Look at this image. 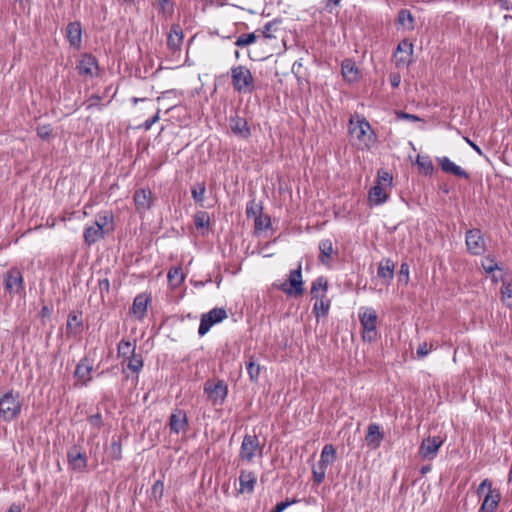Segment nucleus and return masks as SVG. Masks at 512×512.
<instances>
[{
    "label": "nucleus",
    "mask_w": 512,
    "mask_h": 512,
    "mask_svg": "<svg viewBox=\"0 0 512 512\" xmlns=\"http://www.w3.org/2000/svg\"><path fill=\"white\" fill-rule=\"evenodd\" d=\"M349 134L356 141L357 146L364 150L370 149L376 143V136L369 122L359 115L352 116L349 120Z\"/></svg>",
    "instance_id": "1"
},
{
    "label": "nucleus",
    "mask_w": 512,
    "mask_h": 512,
    "mask_svg": "<svg viewBox=\"0 0 512 512\" xmlns=\"http://www.w3.org/2000/svg\"><path fill=\"white\" fill-rule=\"evenodd\" d=\"M393 187V176L386 170H379L375 184L368 192V202L371 206L384 204Z\"/></svg>",
    "instance_id": "2"
},
{
    "label": "nucleus",
    "mask_w": 512,
    "mask_h": 512,
    "mask_svg": "<svg viewBox=\"0 0 512 512\" xmlns=\"http://www.w3.org/2000/svg\"><path fill=\"white\" fill-rule=\"evenodd\" d=\"M113 230V216L108 212L96 215L92 224L84 229L83 237L87 245H92L104 238L105 234Z\"/></svg>",
    "instance_id": "3"
},
{
    "label": "nucleus",
    "mask_w": 512,
    "mask_h": 512,
    "mask_svg": "<svg viewBox=\"0 0 512 512\" xmlns=\"http://www.w3.org/2000/svg\"><path fill=\"white\" fill-rule=\"evenodd\" d=\"M272 286L275 289L283 291L288 296L298 297L302 295L304 291V281L301 264H299L296 269L289 272L286 281H275Z\"/></svg>",
    "instance_id": "4"
},
{
    "label": "nucleus",
    "mask_w": 512,
    "mask_h": 512,
    "mask_svg": "<svg viewBox=\"0 0 512 512\" xmlns=\"http://www.w3.org/2000/svg\"><path fill=\"white\" fill-rule=\"evenodd\" d=\"M230 75L235 91L244 94L253 92L255 88L254 78L247 67L242 65L234 66L230 70Z\"/></svg>",
    "instance_id": "5"
},
{
    "label": "nucleus",
    "mask_w": 512,
    "mask_h": 512,
    "mask_svg": "<svg viewBox=\"0 0 512 512\" xmlns=\"http://www.w3.org/2000/svg\"><path fill=\"white\" fill-rule=\"evenodd\" d=\"M359 321L362 326V338L364 341L373 342L377 338L376 323L377 313L371 307H361L358 312Z\"/></svg>",
    "instance_id": "6"
},
{
    "label": "nucleus",
    "mask_w": 512,
    "mask_h": 512,
    "mask_svg": "<svg viewBox=\"0 0 512 512\" xmlns=\"http://www.w3.org/2000/svg\"><path fill=\"white\" fill-rule=\"evenodd\" d=\"M336 460V450L332 444H326L320 455V460L312 467L313 480L320 484L324 481L327 467Z\"/></svg>",
    "instance_id": "7"
},
{
    "label": "nucleus",
    "mask_w": 512,
    "mask_h": 512,
    "mask_svg": "<svg viewBox=\"0 0 512 512\" xmlns=\"http://www.w3.org/2000/svg\"><path fill=\"white\" fill-rule=\"evenodd\" d=\"M21 411L19 394L8 392L0 398V417L4 421H12Z\"/></svg>",
    "instance_id": "8"
},
{
    "label": "nucleus",
    "mask_w": 512,
    "mask_h": 512,
    "mask_svg": "<svg viewBox=\"0 0 512 512\" xmlns=\"http://www.w3.org/2000/svg\"><path fill=\"white\" fill-rule=\"evenodd\" d=\"M263 447L260 445L256 435L247 434L244 436L239 457L245 462H252L257 457H262Z\"/></svg>",
    "instance_id": "9"
},
{
    "label": "nucleus",
    "mask_w": 512,
    "mask_h": 512,
    "mask_svg": "<svg viewBox=\"0 0 512 512\" xmlns=\"http://www.w3.org/2000/svg\"><path fill=\"white\" fill-rule=\"evenodd\" d=\"M227 318V312L223 308H213L208 313L202 315L198 334L204 336L208 333L211 327L217 323H220Z\"/></svg>",
    "instance_id": "10"
},
{
    "label": "nucleus",
    "mask_w": 512,
    "mask_h": 512,
    "mask_svg": "<svg viewBox=\"0 0 512 512\" xmlns=\"http://www.w3.org/2000/svg\"><path fill=\"white\" fill-rule=\"evenodd\" d=\"M204 392L214 405L222 404L227 396V385L219 380L217 382L207 381L204 385Z\"/></svg>",
    "instance_id": "11"
},
{
    "label": "nucleus",
    "mask_w": 512,
    "mask_h": 512,
    "mask_svg": "<svg viewBox=\"0 0 512 512\" xmlns=\"http://www.w3.org/2000/svg\"><path fill=\"white\" fill-rule=\"evenodd\" d=\"M443 442V439L439 436H428L424 438L419 447V455L422 459L433 460L436 458Z\"/></svg>",
    "instance_id": "12"
},
{
    "label": "nucleus",
    "mask_w": 512,
    "mask_h": 512,
    "mask_svg": "<svg viewBox=\"0 0 512 512\" xmlns=\"http://www.w3.org/2000/svg\"><path fill=\"white\" fill-rule=\"evenodd\" d=\"M466 246L473 255H480L485 251V242L479 229H471L466 232Z\"/></svg>",
    "instance_id": "13"
},
{
    "label": "nucleus",
    "mask_w": 512,
    "mask_h": 512,
    "mask_svg": "<svg viewBox=\"0 0 512 512\" xmlns=\"http://www.w3.org/2000/svg\"><path fill=\"white\" fill-rule=\"evenodd\" d=\"M413 45L407 40H403L397 46L394 59L397 67H406L412 61Z\"/></svg>",
    "instance_id": "14"
},
{
    "label": "nucleus",
    "mask_w": 512,
    "mask_h": 512,
    "mask_svg": "<svg viewBox=\"0 0 512 512\" xmlns=\"http://www.w3.org/2000/svg\"><path fill=\"white\" fill-rule=\"evenodd\" d=\"M93 363L88 357H84L77 364L75 369V377L81 385H87L92 380Z\"/></svg>",
    "instance_id": "15"
},
{
    "label": "nucleus",
    "mask_w": 512,
    "mask_h": 512,
    "mask_svg": "<svg viewBox=\"0 0 512 512\" xmlns=\"http://www.w3.org/2000/svg\"><path fill=\"white\" fill-rule=\"evenodd\" d=\"M5 288L10 293H19L23 288V277L16 268L7 272L5 277Z\"/></svg>",
    "instance_id": "16"
},
{
    "label": "nucleus",
    "mask_w": 512,
    "mask_h": 512,
    "mask_svg": "<svg viewBox=\"0 0 512 512\" xmlns=\"http://www.w3.org/2000/svg\"><path fill=\"white\" fill-rule=\"evenodd\" d=\"M169 426L171 432L176 434L185 432L188 427L186 412L181 409H176L170 416Z\"/></svg>",
    "instance_id": "17"
},
{
    "label": "nucleus",
    "mask_w": 512,
    "mask_h": 512,
    "mask_svg": "<svg viewBox=\"0 0 512 512\" xmlns=\"http://www.w3.org/2000/svg\"><path fill=\"white\" fill-rule=\"evenodd\" d=\"M134 203L139 213L147 212L152 205V193L149 189H139L134 193Z\"/></svg>",
    "instance_id": "18"
},
{
    "label": "nucleus",
    "mask_w": 512,
    "mask_h": 512,
    "mask_svg": "<svg viewBox=\"0 0 512 512\" xmlns=\"http://www.w3.org/2000/svg\"><path fill=\"white\" fill-rule=\"evenodd\" d=\"M184 39L183 30L179 24L171 26L167 37V46L173 53L180 51Z\"/></svg>",
    "instance_id": "19"
},
{
    "label": "nucleus",
    "mask_w": 512,
    "mask_h": 512,
    "mask_svg": "<svg viewBox=\"0 0 512 512\" xmlns=\"http://www.w3.org/2000/svg\"><path fill=\"white\" fill-rule=\"evenodd\" d=\"M77 69L80 75L93 77L98 71V65L95 57L90 54L83 55L79 61Z\"/></svg>",
    "instance_id": "20"
},
{
    "label": "nucleus",
    "mask_w": 512,
    "mask_h": 512,
    "mask_svg": "<svg viewBox=\"0 0 512 512\" xmlns=\"http://www.w3.org/2000/svg\"><path fill=\"white\" fill-rule=\"evenodd\" d=\"M341 74L348 83H354L359 79V68L352 59H345L341 64Z\"/></svg>",
    "instance_id": "21"
},
{
    "label": "nucleus",
    "mask_w": 512,
    "mask_h": 512,
    "mask_svg": "<svg viewBox=\"0 0 512 512\" xmlns=\"http://www.w3.org/2000/svg\"><path fill=\"white\" fill-rule=\"evenodd\" d=\"M68 463L69 466L76 471H82L87 465V458L77 447H72L68 451Z\"/></svg>",
    "instance_id": "22"
},
{
    "label": "nucleus",
    "mask_w": 512,
    "mask_h": 512,
    "mask_svg": "<svg viewBox=\"0 0 512 512\" xmlns=\"http://www.w3.org/2000/svg\"><path fill=\"white\" fill-rule=\"evenodd\" d=\"M365 440L370 449H377L380 447L383 440V433L380 431L378 424L371 423L368 425Z\"/></svg>",
    "instance_id": "23"
},
{
    "label": "nucleus",
    "mask_w": 512,
    "mask_h": 512,
    "mask_svg": "<svg viewBox=\"0 0 512 512\" xmlns=\"http://www.w3.org/2000/svg\"><path fill=\"white\" fill-rule=\"evenodd\" d=\"M257 477L254 472L242 470L239 476V492L252 493Z\"/></svg>",
    "instance_id": "24"
},
{
    "label": "nucleus",
    "mask_w": 512,
    "mask_h": 512,
    "mask_svg": "<svg viewBox=\"0 0 512 512\" xmlns=\"http://www.w3.org/2000/svg\"><path fill=\"white\" fill-rule=\"evenodd\" d=\"M438 163L444 172L450 173V174H453V175H456L459 177L468 178V174L465 172V170L462 169L460 166L456 165L448 157L444 156V157L438 158Z\"/></svg>",
    "instance_id": "25"
},
{
    "label": "nucleus",
    "mask_w": 512,
    "mask_h": 512,
    "mask_svg": "<svg viewBox=\"0 0 512 512\" xmlns=\"http://www.w3.org/2000/svg\"><path fill=\"white\" fill-rule=\"evenodd\" d=\"M66 33L69 43L72 46L79 48L82 42V29L80 23H69L66 29Z\"/></svg>",
    "instance_id": "26"
},
{
    "label": "nucleus",
    "mask_w": 512,
    "mask_h": 512,
    "mask_svg": "<svg viewBox=\"0 0 512 512\" xmlns=\"http://www.w3.org/2000/svg\"><path fill=\"white\" fill-rule=\"evenodd\" d=\"M501 499V495L497 490H490L484 498L482 503L481 512H493Z\"/></svg>",
    "instance_id": "27"
},
{
    "label": "nucleus",
    "mask_w": 512,
    "mask_h": 512,
    "mask_svg": "<svg viewBox=\"0 0 512 512\" xmlns=\"http://www.w3.org/2000/svg\"><path fill=\"white\" fill-rule=\"evenodd\" d=\"M230 128L235 135L242 138H247L250 135L247 122L240 117H234L230 120Z\"/></svg>",
    "instance_id": "28"
},
{
    "label": "nucleus",
    "mask_w": 512,
    "mask_h": 512,
    "mask_svg": "<svg viewBox=\"0 0 512 512\" xmlns=\"http://www.w3.org/2000/svg\"><path fill=\"white\" fill-rule=\"evenodd\" d=\"M148 305V297L144 294H139L135 297L132 305V313L138 319H142L146 313Z\"/></svg>",
    "instance_id": "29"
},
{
    "label": "nucleus",
    "mask_w": 512,
    "mask_h": 512,
    "mask_svg": "<svg viewBox=\"0 0 512 512\" xmlns=\"http://www.w3.org/2000/svg\"><path fill=\"white\" fill-rule=\"evenodd\" d=\"M82 327V315L78 312H71L67 319V333L76 336Z\"/></svg>",
    "instance_id": "30"
},
{
    "label": "nucleus",
    "mask_w": 512,
    "mask_h": 512,
    "mask_svg": "<svg viewBox=\"0 0 512 512\" xmlns=\"http://www.w3.org/2000/svg\"><path fill=\"white\" fill-rule=\"evenodd\" d=\"M378 277L385 279V280H392L394 276V264L391 260L386 259L384 262H381L378 271H377Z\"/></svg>",
    "instance_id": "31"
},
{
    "label": "nucleus",
    "mask_w": 512,
    "mask_h": 512,
    "mask_svg": "<svg viewBox=\"0 0 512 512\" xmlns=\"http://www.w3.org/2000/svg\"><path fill=\"white\" fill-rule=\"evenodd\" d=\"M327 281L323 277L317 278L311 286V294L314 298L326 297Z\"/></svg>",
    "instance_id": "32"
},
{
    "label": "nucleus",
    "mask_w": 512,
    "mask_h": 512,
    "mask_svg": "<svg viewBox=\"0 0 512 512\" xmlns=\"http://www.w3.org/2000/svg\"><path fill=\"white\" fill-rule=\"evenodd\" d=\"M118 356L123 358V360L136 351V345L128 340H121L118 344Z\"/></svg>",
    "instance_id": "33"
},
{
    "label": "nucleus",
    "mask_w": 512,
    "mask_h": 512,
    "mask_svg": "<svg viewBox=\"0 0 512 512\" xmlns=\"http://www.w3.org/2000/svg\"><path fill=\"white\" fill-rule=\"evenodd\" d=\"M319 250H320V261L324 264L327 263V259L332 255L333 253V245L331 240L324 239L320 241L319 243Z\"/></svg>",
    "instance_id": "34"
},
{
    "label": "nucleus",
    "mask_w": 512,
    "mask_h": 512,
    "mask_svg": "<svg viewBox=\"0 0 512 512\" xmlns=\"http://www.w3.org/2000/svg\"><path fill=\"white\" fill-rule=\"evenodd\" d=\"M413 17L408 10H401L398 14V24L404 30H412L413 25Z\"/></svg>",
    "instance_id": "35"
},
{
    "label": "nucleus",
    "mask_w": 512,
    "mask_h": 512,
    "mask_svg": "<svg viewBox=\"0 0 512 512\" xmlns=\"http://www.w3.org/2000/svg\"><path fill=\"white\" fill-rule=\"evenodd\" d=\"M123 361L126 362L128 369L135 373H138L143 367V359L141 355L136 353L125 358Z\"/></svg>",
    "instance_id": "36"
},
{
    "label": "nucleus",
    "mask_w": 512,
    "mask_h": 512,
    "mask_svg": "<svg viewBox=\"0 0 512 512\" xmlns=\"http://www.w3.org/2000/svg\"><path fill=\"white\" fill-rule=\"evenodd\" d=\"M316 302L313 306V312L317 318L325 316L328 313L330 303L326 300V297L316 298Z\"/></svg>",
    "instance_id": "37"
},
{
    "label": "nucleus",
    "mask_w": 512,
    "mask_h": 512,
    "mask_svg": "<svg viewBox=\"0 0 512 512\" xmlns=\"http://www.w3.org/2000/svg\"><path fill=\"white\" fill-rule=\"evenodd\" d=\"M246 369L250 380L253 382L257 381L260 376L261 366L258 363H256L252 357L246 363Z\"/></svg>",
    "instance_id": "38"
},
{
    "label": "nucleus",
    "mask_w": 512,
    "mask_h": 512,
    "mask_svg": "<svg viewBox=\"0 0 512 512\" xmlns=\"http://www.w3.org/2000/svg\"><path fill=\"white\" fill-rule=\"evenodd\" d=\"M194 223H195V227L198 230L208 228L209 223H210V218H209L208 213H206L204 211L197 212L194 216Z\"/></svg>",
    "instance_id": "39"
},
{
    "label": "nucleus",
    "mask_w": 512,
    "mask_h": 512,
    "mask_svg": "<svg viewBox=\"0 0 512 512\" xmlns=\"http://www.w3.org/2000/svg\"><path fill=\"white\" fill-rule=\"evenodd\" d=\"M279 22L271 21L264 25L262 29V35L265 39L276 38V32L278 31Z\"/></svg>",
    "instance_id": "40"
},
{
    "label": "nucleus",
    "mask_w": 512,
    "mask_h": 512,
    "mask_svg": "<svg viewBox=\"0 0 512 512\" xmlns=\"http://www.w3.org/2000/svg\"><path fill=\"white\" fill-rule=\"evenodd\" d=\"M168 280L173 286H178L184 281V274L181 268H172L168 272Z\"/></svg>",
    "instance_id": "41"
},
{
    "label": "nucleus",
    "mask_w": 512,
    "mask_h": 512,
    "mask_svg": "<svg viewBox=\"0 0 512 512\" xmlns=\"http://www.w3.org/2000/svg\"><path fill=\"white\" fill-rule=\"evenodd\" d=\"M205 191L206 188L204 184H198L197 186H194L191 190L194 201L202 204L205 198Z\"/></svg>",
    "instance_id": "42"
},
{
    "label": "nucleus",
    "mask_w": 512,
    "mask_h": 512,
    "mask_svg": "<svg viewBox=\"0 0 512 512\" xmlns=\"http://www.w3.org/2000/svg\"><path fill=\"white\" fill-rule=\"evenodd\" d=\"M256 39L257 36L255 35V33L242 34L237 38L235 45L238 47L248 46L254 43Z\"/></svg>",
    "instance_id": "43"
},
{
    "label": "nucleus",
    "mask_w": 512,
    "mask_h": 512,
    "mask_svg": "<svg viewBox=\"0 0 512 512\" xmlns=\"http://www.w3.org/2000/svg\"><path fill=\"white\" fill-rule=\"evenodd\" d=\"M501 294L503 302L507 306L512 307V284L503 283L501 288Z\"/></svg>",
    "instance_id": "44"
},
{
    "label": "nucleus",
    "mask_w": 512,
    "mask_h": 512,
    "mask_svg": "<svg viewBox=\"0 0 512 512\" xmlns=\"http://www.w3.org/2000/svg\"><path fill=\"white\" fill-rule=\"evenodd\" d=\"M416 163L419 166V168L426 174H430L433 171L432 162L428 157L418 156Z\"/></svg>",
    "instance_id": "45"
},
{
    "label": "nucleus",
    "mask_w": 512,
    "mask_h": 512,
    "mask_svg": "<svg viewBox=\"0 0 512 512\" xmlns=\"http://www.w3.org/2000/svg\"><path fill=\"white\" fill-rule=\"evenodd\" d=\"M482 267L486 273H492L493 271L500 269L494 258L487 256L482 260Z\"/></svg>",
    "instance_id": "46"
},
{
    "label": "nucleus",
    "mask_w": 512,
    "mask_h": 512,
    "mask_svg": "<svg viewBox=\"0 0 512 512\" xmlns=\"http://www.w3.org/2000/svg\"><path fill=\"white\" fill-rule=\"evenodd\" d=\"M159 8L165 17H170L173 13V6L169 0H158Z\"/></svg>",
    "instance_id": "47"
},
{
    "label": "nucleus",
    "mask_w": 512,
    "mask_h": 512,
    "mask_svg": "<svg viewBox=\"0 0 512 512\" xmlns=\"http://www.w3.org/2000/svg\"><path fill=\"white\" fill-rule=\"evenodd\" d=\"M255 228L257 230H264L269 227L270 220L267 217H263L261 215L255 217Z\"/></svg>",
    "instance_id": "48"
},
{
    "label": "nucleus",
    "mask_w": 512,
    "mask_h": 512,
    "mask_svg": "<svg viewBox=\"0 0 512 512\" xmlns=\"http://www.w3.org/2000/svg\"><path fill=\"white\" fill-rule=\"evenodd\" d=\"M399 281H402L405 284L409 281V266L406 263H402L400 266Z\"/></svg>",
    "instance_id": "49"
},
{
    "label": "nucleus",
    "mask_w": 512,
    "mask_h": 512,
    "mask_svg": "<svg viewBox=\"0 0 512 512\" xmlns=\"http://www.w3.org/2000/svg\"><path fill=\"white\" fill-rule=\"evenodd\" d=\"M52 133V128L49 125H42L37 128V135L41 139H48Z\"/></svg>",
    "instance_id": "50"
},
{
    "label": "nucleus",
    "mask_w": 512,
    "mask_h": 512,
    "mask_svg": "<svg viewBox=\"0 0 512 512\" xmlns=\"http://www.w3.org/2000/svg\"><path fill=\"white\" fill-rule=\"evenodd\" d=\"M296 502L297 501L295 499L280 502L275 506L274 510H272L271 512H283L286 508H288L292 504H295Z\"/></svg>",
    "instance_id": "51"
},
{
    "label": "nucleus",
    "mask_w": 512,
    "mask_h": 512,
    "mask_svg": "<svg viewBox=\"0 0 512 512\" xmlns=\"http://www.w3.org/2000/svg\"><path fill=\"white\" fill-rule=\"evenodd\" d=\"M430 350L431 348L428 346L427 343H422L417 348V355L418 357L423 358L429 354Z\"/></svg>",
    "instance_id": "52"
},
{
    "label": "nucleus",
    "mask_w": 512,
    "mask_h": 512,
    "mask_svg": "<svg viewBox=\"0 0 512 512\" xmlns=\"http://www.w3.org/2000/svg\"><path fill=\"white\" fill-rule=\"evenodd\" d=\"M485 489H487L488 492H490V490H493L492 489V483H491V481L489 479H484L481 482V484L479 485V487L477 489L478 495H481Z\"/></svg>",
    "instance_id": "53"
},
{
    "label": "nucleus",
    "mask_w": 512,
    "mask_h": 512,
    "mask_svg": "<svg viewBox=\"0 0 512 512\" xmlns=\"http://www.w3.org/2000/svg\"><path fill=\"white\" fill-rule=\"evenodd\" d=\"M159 120V111L154 115L152 116L151 118L147 119L144 123H143V127L145 130H149L151 129V127L156 123L158 122Z\"/></svg>",
    "instance_id": "54"
},
{
    "label": "nucleus",
    "mask_w": 512,
    "mask_h": 512,
    "mask_svg": "<svg viewBox=\"0 0 512 512\" xmlns=\"http://www.w3.org/2000/svg\"><path fill=\"white\" fill-rule=\"evenodd\" d=\"M88 421L91 424V426H93L95 428H99L102 424V417L100 414H95V415L90 416Z\"/></svg>",
    "instance_id": "55"
},
{
    "label": "nucleus",
    "mask_w": 512,
    "mask_h": 512,
    "mask_svg": "<svg viewBox=\"0 0 512 512\" xmlns=\"http://www.w3.org/2000/svg\"><path fill=\"white\" fill-rule=\"evenodd\" d=\"M389 78H390V83H391V85H392L394 88H396V87H398V86L400 85V83H401V77H400V75H399L398 73H392V74H390V77H389Z\"/></svg>",
    "instance_id": "56"
},
{
    "label": "nucleus",
    "mask_w": 512,
    "mask_h": 512,
    "mask_svg": "<svg viewBox=\"0 0 512 512\" xmlns=\"http://www.w3.org/2000/svg\"><path fill=\"white\" fill-rule=\"evenodd\" d=\"M398 117L401 119H406V120H410V121H419L420 120L419 117L416 115L403 113V112L398 114Z\"/></svg>",
    "instance_id": "57"
},
{
    "label": "nucleus",
    "mask_w": 512,
    "mask_h": 512,
    "mask_svg": "<svg viewBox=\"0 0 512 512\" xmlns=\"http://www.w3.org/2000/svg\"><path fill=\"white\" fill-rule=\"evenodd\" d=\"M499 5L504 10H512V0H499Z\"/></svg>",
    "instance_id": "58"
},
{
    "label": "nucleus",
    "mask_w": 512,
    "mask_h": 512,
    "mask_svg": "<svg viewBox=\"0 0 512 512\" xmlns=\"http://www.w3.org/2000/svg\"><path fill=\"white\" fill-rule=\"evenodd\" d=\"M464 140L479 154L482 155V150L478 145H476L473 141H471L469 138L465 137Z\"/></svg>",
    "instance_id": "59"
},
{
    "label": "nucleus",
    "mask_w": 512,
    "mask_h": 512,
    "mask_svg": "<svg viewBox=\"0 0 512 512\" xmlns=\"http://www.w3.org/2000/svg\"><path fill=\"white\" fill-rule=\"evenodd\" d=\"M257 212H258V206L257 205H251V206H248L247 207V215L250 216V215H253L254 217L258 216L257 215Z\"/></svg>",
    "instance_id": "60"
},
{
    "label": "nucleus",
    "mask_w": 512,
    "mask_h": 512,
    "mask_svg": "<svg viewBox=\"0 0 512 512\" xmlns=\"http://www.w3.org/2000/svg\"><path fill=\"white\" fill-rule=\"evenodd\" d=\"M7 512H22V509H21L20 505H18V504H12V505L9 507V509H8V511H7Z\"/></svg>",
    "instance_id": "61"
},
{
    "label": "nucleus",
    "mask_w": 512,
    "mask_h": 512,
    "mask_svg": "<svg viewBox=\"0 0 512 512\" xmlns=\"http://www.w3.org/2000/svg\"><path fill=\"white\" fill-rule=\"evenodd\" d=\"M206 282H203V281H197L194 283V286L195 287H204Z\"/></svg>",
    "instance_id": "62"
},
{
    "label": "nucleus",
    "mask_w": 512,
    "mask_h": 512,
    "mask_svg": "<svg viewBox=\"0 0 512 512\" xmlns=\"http://www.w3.org/2000/svg\"><path fill=\"white\" fill-rule=\"evenodd\" d=\"M163 487V483L160 482V481H157L155 484H154V489H157V488H162Z\"/></svg>",
    "instance_id": "63"
},
{
    "label": "nucleus",
    "mask_w": 512,
    "mask_h": 512,
    "mask_svg": "<svg viewBox=\"0 0 512 512\" xmlns=\"http://www.w3.org/2000/svg\"><path fill=\"white\" fill-rule=\"evenodd\" d=\"M428 470H429V468H428V467H423V468H422V473H426Z\"/></svg>",
    "instance_id": "64"
}]
</instances>
